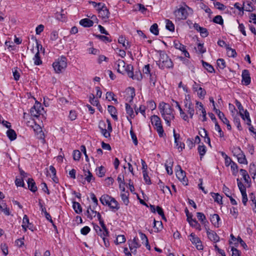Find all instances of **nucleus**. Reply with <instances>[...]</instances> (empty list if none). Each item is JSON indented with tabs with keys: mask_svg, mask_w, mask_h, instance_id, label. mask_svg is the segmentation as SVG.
Segmentation results:
<instances>
[{
	"mask_svg": "<svg viewBox=\"0 0 256 256\" xmlns=\"http://www.w3.org/2000/svg\"><path fill=\"white\" fill-rule=\"evenodd\" d=\"M160 60L156 62L159 68L162 70L165 68H170L174 66V64L170 58L167 54L164 51L160 52Z\"/></svg>",
	"mask_w": 256,
	"mask_h": 256,
	"instance_id": "f257e3e1",
	"label": "nucleus"
},
{
	"mask_svg": "<svg viewBox=\"0 0 256 256\" xmlns=\"http://www.w3.org/2000/svg\"><path fill=\"white\" fill-rule=\"evenodd\" d=\"M159 108L163 118H166V117L174 118V110L169 104L162 102L160 104Z\"/></svg>",
	"mask_w": 256,
	"mask_h": 256,
	"instance_id": "f03ea898",
	"label": "nucleus"
},
{
	"mask_svg": "<svg viewBox=\"0 0 256 256\" xmlns=\"http://www.w3.org/2000/svg\"><path fill=\"white\" fill-rule=\"evenodd\" d=\"M67 64L66 57L62 56L53 63L52 66L56 72L59 74L65 70Z\"/></svg>",
	"mask_w": 256,
	"mask_h": 256,
	"instance_id": "7ed1b4c3",
	"label": "nucleus"
},
{
	"mask_svg": "<svg viewBox=\"0 0 256 256\" xmlns=\"http://www.w3.org/2000/svg\"><path fill=\"white\" fill-rule=\"evenodd\" d=\"M151 122L154 126V128L158 132L159 136L160 137H163L164 135V131L160 118L158 116L153 115L151 117Z\"/></svg>",
	"mask_w": 256,
	"mask_h": 256,
	"instance_id": "20e7f679",
	"label": "nucleus"
},
{
	"mask_svg": "<svg viewBox=\"0 0 256 256\" xmlns=\"http://www.w3.org/2000/svg\"><path fill=\"white\" fill-rule=\"evenodd\" d=\"M100 202L103 204L105 205V204L108 202V200H110V202H112L114 204L112 207V208H114L116 210H118L120 208V206L118 202L116 200V199L111 196L108 195V194H103L102 196L100 198Z\"/></svg>",
	"mask_w": 256,
	"mask_h": 256,
	"instance_id": "39448f33",
	"label": "nucleus"
},
{
	"mask_svg": "<svg viewBox=\"0 0 256 256\" xmlns=\"http://www.w3.org/2000/svg\"><path fill=\"white\" fill-rule=\"evenodd\" d=\"M174 14L179 20H186L188 17V13L186 8L182 6L174 12Z\"/></svg>",
	"mask_w": 256,
	"mask_h": 256,
	"instance_id": "423d86ee",
	"label": "nucleus"
},
{
	"mask_svg": "<svg viewBox=\"0 0 256 256\" xmlns=\"http://www.w3.org/2000/svg\"><path fill=\"white\" fill-rule=\"evenodd\" d=\"M176 176L178 179L182 182L184 185H187L188 180L186 176V172L182 169L180 166H176Z\"/></svg>",
	"mask_w": 256,
	"mask_h": 256,
	"instance_id": "0eeeda50",
	"label": "nucleus"
},
{
	"mask_svg": "<svg viewBox=\"0 0 256 256\" xmlns=\"http://www.w3.org/2000/svg\"><path fill=\"white\" fill-rule=\"evenodd\" d=\"M190 237V240L193 244L196 245V248L198 250H202L203 249V246L200 240L194 233H191Z\"/></svg>",
	"mask_w": 256,
	"mask_h": 256,
	"instance_id": "6e6552de",
	"label": "nucleus"
},
{
	"mask_svg": "<svg viewBox=\"0 0 256 256\" xmlns=\"http://www.w3.org/2000/svg\"><path fill=\"white\" fill-rule=\"evenodd\" d=\"M42 110H43V108H41L40 104L38 102L36 103L35 104L30 108V112L32 116L38 117V115L42 114Z\"/></svg>",
	"mask_w": 256,
	"mask_h": 256,
	"instance_id": "1a4fd4ad",
	"label": "nucleus"
},
{
	"mask_svg": "<svg viewBox=\"0 0 256 256\" xmlns=\"http://www.w3.org/2000/svg\"><path fill=\"white\" fill-rule=\"evenodd\" d=\"M174 46L176 49L179 50L180 51H182L184 53L186 57L188 58H190V54L186 50V46L180 43L179 41H174Z\"/></svg>",
	"mask_w": 256,
	"mask_h": 256,
	"instance_id": "9d476101",
	"label": "nucleus"
},
{
	"mask_svg": "<svg viewBox=\"0 0 256 256\" xmlns=\"http://www.w3.org/2000/svg\"><path fill=\"white\" fill-rule=\"evenodd\" d=\"M100 16L103 20L108 19L110 16V12L105 4H103L100 8L98 9Z\"/></svg>",
	"mask_w": 256,
	"mask_h": 256,
	"instance_id": "9b49d317",
	"label": "nucleus"
},
{
	"mask_svg": "<svg viewBox=\"0 0 256 256\" xmlns=\"http://www.w3.org/2000/svg\"><path fill=\"white\" fill-rule=\"evenodd\" d=\"M114 66L117 72L120 74H124V70H125L126 63L122 60H118L114 63Z\"/></svg>",
	"mask_w": 256,
	"mask_h": 256,
	"instance_id": "f8f14e48",
	"label": "nucleus"
},
{
	"mask_svg": "<svg viewBox=\"0 0 256 256\" xmlns=\"http://www.w3.org/2000/svg\"><path fill=\"white\" fill-rule=\"evenodd\" d=\"M242 82L246 86L250 84L251 80L249 71L247 70H244L242 72Z\"/></svg>",
	"mask_w": 256,
	"mask_h": 256,
	"instance_id": "ddd939ff",
	"label": "nucleus"
},
{
	"mask_svg": "<svg viewBox=\"0 0 256 256\" xmlns=\"http://www.w3.org/2000/svg\"><path fill=\"white\" fill-rule=\"evenodd\" d=\"M186 102H184V106L188 109L187 112L190 114V118H192L194 114V106L191 102H190L189 103L188 102V100L186 99Z\"/></svg>",
	"mask_w": 256,
	"mask_h": 256,
	"instance_id": "4468645a",
	"label": "nucleus"
},
{
	"mask_svg": "<svg viewBox=\"0 0 256 256\" xmlns=\"http://www.w3.org/2000/svg\"><path fill=\"white\" fill-rule=\"evenodd\" d=\"M206 233L208 238L214 242H218L220 238L218 235L213 230H206Z\"/></svg>",
	"mask_w": 256,
	"mask_h": 256,
	"instance_id": "2eb2a0df",
	"label": "nucleus"
},
{
	"mask_svg": "<svg viewBox=\"0 0 256 256\" xmlns=\"http://www.w3.org/2000/svg\"><path fill=\"white\" fill-rule=\"evenodd\" d=\"M173 102H174L176 104V106L178 108L179 110L180 116L182 118V119L186 121L188 120V116L185 114V112L182 110L180 106L178 104V102L174 100H172Z\"/></svg>",
	"mask_w": 256,
	"mask_h": 256,
	"instance_id": "dca6fc26",
	"label": "nucleus"
},
{
	"mask_svg": "<svg viewBox=\"0 0 256 256\" xmlns=\"http://www.w3.org/2000/svg\"><path fill=\"white\" fill-rule=\"evenodd\" d=\"M126 114H128V116L130 118L129 119L128 117V121H130V123H132L131 118H134V116H135V115L134 114V110H132V108L131 107V106L130 104L126 103Z\"/></svg>",
	"mask_w": 256,
	"mask_h": 256,
	"instance_id": "f3484780",
	"label": "nucleus"
},
{
	"mask_svg": "<svg viewBox=\"0 0 256 256\" xmlns=\"http://www.w3.org/2000/svg\"><path fill=\"white\" fill-rule=\"evenodd\" d=\"M80 24L84 27H90L94 24V22L92 20L88 18H84L80 20Z\"/></svg>",
	"mask_w": 256,
	"mask_h": 256,
	"instance_id": "a211bd4d",
	"label": "nucleus"
},
{
	"mask_svg": "<svg viewBox=\"0 0 256 256\" xmlns=\"http://www.w3.org/2000/svg\"><path fill=\"white\" fill-rule=\"evenodd\" d=\"M28 184L29 190L32 192H36L37 190V187L34 180L32 178H29L28 180Z\"/></svg>",
	"mask_w": 256,
	"mask_h": 256,
	"instance_id": "6ab92c4d",
	"label": "nucleus"
},
{
	"mask_svg": "<svg viewBox=\"0 0 256 256\" xmlns=\"http://www.w3.org/2000/svg\"><path fill=\"white\" fill-rule=\"evenodd\" d=\"M108 110L110 113L112 117L115 120H118V116L116 115V108L112 106H108Z\"/></svg>",
	"mask_w": 256,
	"mask_h": 256,
	"instance_id": "aec40b11",
	"label": "nucleus"
},
{
	"mask_svg": "<svg viewBox=\"0 0 256 256\" xmlns=\"http://www.w3.org/2000/svg\"><path fill=\"white\" fill-rule=\"evenodd\" d=\"M240 114L242 118L244 120L246 121V124L248 126H250L251 123V120L250 118L249 112L247 111V110H246L244 112V114H243L242 112H240Z\"/></svg>",
	"mask_w": 256,
	"mask_h": 256,
	"instance_id": "412c9836",
	"label": "nucleus"
},
{
	"mask_svg": "<svg viewBox=\"0 0 256 256\" xmlns=\"http://www.w3.org/2000/svg\"><path fill=\"white\" fill-rule=\"evenodd\" d=\"M6 134L10 140H14L16 138V132L14 130L10 129V128L6 132Z\"/></svg>",
	"mask_w": 256,
	"mask_h": 256,
	"instance_id": "4be33fe9",
	"label": "nucleus"
},
{
	"mask_svg": "<svg viewBox=\"0 0 256 256\" xmlns=\"http://www.w3.org/2000/svg\"><path fill=\"white\" fill-rule=\"evenodd\" d=\"M129 246L140 248V244L138 242V239L136 237H134L132 240H129L128 242Z\"/></svg>",
	"mask_w": 256,
	"mask_h": 256,
	"instance_id": "5701e85b",
	"label": "nucleus"
},
{
	"mask_svg": "<svg viewBox=\"0 0 256 256\" xmlns=\"http://www.w3.org/2000/svg\"><path fill=\"white\" fill-rule=\"evenodd\" d=\"M126 72L128 76L130 78L133 76V66L131 64H128L125 66V70H124V74Z\"/></svg>",
	"mask_w": 256,
	"mask_h": 256,
	"instance_id": "b1692460",
	"label": "nucleus"
},
{
	"mask_svg": "<svg viewBox=\"0 0 256 256\" xmlns=\"http://www.w3.org/2000/svg\"><path fill=\"white\" fill-rule=\"evenodd\" d=\"M0 210L6 216H9L10 214V209L8 208L6 203H0Z\"/></svg>",
	"mask_w": 256,
	"mask_h": 256,
	"instance_id": "393cba45",
	"label": "nucleus"
},
{
	"mask_svg": "<svg viewBox=\"0 0 256 256\" xmlns=\"http://www.w3.org/2000/svg\"><path fill=\"white\" fill-rule=\"evenodd\" d=\"M238 159V161L239 163L242 164H247L248 162L246 158L244 152L240 154V155L236 156Z\"/></svg>",
	"mask_w": 256,
	"mask_h": 256,
	"instance_id": "a878e982",
	"label": "nucleus"
},
{
	"mask_svg": "<svg viewBox=\"0 0 256 256\" xmlns=\"http://www.w3.org/2000/svg\"><path fill=\"white\" fill-rule=\"evenodd\" d=\"M34 64L35 65L38 66V65H40V64H42V61L40 60V52H39V50L38 48L37 50V52L35 54V56L34 58Z\"/></svg>",
	"mask_w": 256,
	"mask_h": 256,
	"instance_id": "bb28decb",
	"label": "nucleus"
},
{
	"mask_svg": "<svg viewBox=\"0 0 256 256\" xmlns=\"http://www.w3.org/2000/svg\"><path fill=\"white\" fill-rule=\"evenodd\" d=\"M72 207L76 214H80L82 212V208L79 202H73Z\"/></svg>",
	"mask_w": 256,
	"mask_h": 256,
	"instance_id": "cd10ccee",
	"label": "nucleus"
},
{
	"mask_svg": "<svg viewBox=\"0 0 256 256\" xmlns=\"http://www.w3.org/2000/svg\"><path fill=\"white\" fill-rule=\"evenodd\" d=\"M227 54L229 57L234 58L236 56V52L234 49L230 48L229 46H226Z\"/></svg>",
	"mask_w": 256,
	"mask_h": 256,
	"instance_id": "c85d7f7f",
	"label": "nucleus"
},
{
	"mask_svg": "<svg viewBox=\"0 0 256 256\" xmlns=\"http://www.w3.org/2000/svg\"><path fill=\"white\" fill-rule=\"evenodd\" d=\"M154 228L156 230V232H158L162 228V224L161 221H156L154 219Z\"/></svg>",
	"mask_w": 256,
	"mask_h": 256,
	"instance_id": "c756f323",
	"label": "nucleus"
},
{
	"mask_svg": "<svg viewBox=\"0 0 256 256\" xmlns=\"http://www.w3.org/2000/svg\"><path fill=\"white\" fill-rule=\"evenodd\" d=\"M198 152L200 155V158L202 160V156L205 154L206 149V147L204 145H200L198 148Z\"/></svg>",
	"mask_w": 256,
	"mask_h": 256,
	"instance_id": "7c9ffc66",
	"label": "nucleus"
},
{
	"mask_svg": "<svg viewBox=\"0 0 256 256\" xmlns=\"http://www.w3.org/2000/svg\"><path fill=\"white\" fill-rule=\"evenodd\" d=\"M196 104H200V110L202 111V117L203 118L202 121L203 122L206 121V111L204 108L203 104H202V102H196Z\"/></svg>",
	"mask_w": 256,
	"mask_h": 256,
	"instance_id": "2f4dec72",
	"label": "nucleus"
},
{
	"mask_svg": "<svg viewBox=\"0 0 256 256\" xmlns=\"http://www.w3.org/2000/svg\"><path fill=\"white\" fill-rule=\"evenodd\" d=\"M212 196L214 200V202H218V204H222V196L218 193L212 192Z\"/></svg>",
	"mask_w": 256,
	"mask_h": 256,
	"instance_id": "473e14b6",
	"label": "nucleus"
},
{
	"mask_svg": "<svg viewBox=\"0 0 256 256\" xmlns=\"http://www.w3.org/2000/svg\"><path fill=\"white\" fill-rule=\"evenodd\" d=\"M139 234L140 235V237L142 240L145 242V244L146 248L150 250V246L148 244V239L146 235L142 232H139Z\"/></svg>",
	"mask_w": 256,
	"mask_h": 256,
	"instance_id": "72a5a7b5",
	"label": "nucleus"
},
{
	"mask_svg": "<svg viewBox=\"0 0 256 256\" xmlns=\"http://www.w3.org/2000/svg\"><path fill=\"white\" fill-rule=\"evenodd\" d=\"M202 64L203 66L209 72H214V70L213 66L209 64L208 63L202 60Z\"/></svg>",
	"mask_w": 256,
	"mask_h": 256,
	"instance_id": "f704fd0d",
	"label": "nucleus"
},
{
	"mask_svg": "<svg viewBox=\"0 0 256 256\" xmlns=\"http://www.w3.org/2000/svg\"><path fill=\"white\" fill-rule=\"evenodd\" d=\"M211 222L216 226L218 224V222L220 220V218L218 214H214L211 216L210 218Z\"/></svg>",
	"mask_w": 256,
	"mask_h": 256,
	"instance_id": "c9c22d12",
	"label": "nucleus"
},
{
	"mask_svg": "<svg viewBox=\"0 0 256 256\" xmlns=\"http://www.w3.org/2000/svg\"><path fill=\"white\" fill-rule=\"evenodd\" d=\"M128 192H126L125 193L122 194H120V196L122 198V200L123 202L127 206L128 204L129 203V200H128Z\"/></svg>",
	"mask_w": 256,
	"mask_h": 256,
	"instance_id": "e433bc0d",
	"label": "nucleus"
},
{
	"mask_svg": "<svg viewBox=\"0 0 256 256\" xmlns=\"http://www.w3.org/2000/svg\"><path fill=\"white\" fill-rule=\"evenodd\" d=\"M166 28L170 32H174V25L169 20H166Z\"/></svg>",
	"mask_w": 256,
	"mask_h": 256,
	"instance_id": "4c0bfd02",
	"label": "nucleus"
},
{
	"mask_svg": "<svg viewBox=\"0 0 256 256\" xmlns=\"http://www.w3.org/2000/svg\"><path fill=\"white\" fill-rule=\"evenodd\" d=\"M95 36L100 40L104 42H111L112 40L108 36L100 35V34H95Z\"/></svg>",
	"mask_w": 256,
	"mask_h": 256,
	"instance_id": "58836bf2",
	"label": "nucleus"
},
{
	"mask_svg": "<svg viewBox=\"0 0 256 256\" xmlns=\"http://www.w3.org/2000/svg\"><path fill=\"white\" fill-rule=\"evenodd\" d=\"M240 171L243 177L244 182L246 183H248V179L250 178V176L246 170L244 169H240Z\"/></svg>",
	"mask_w": 256,
	"mask_h": 256,
	"instance_id": "ea45409f",
	"label": "nucleus"
},
{
	"mask_svg": "<svg viewBox=\"0 0 256 256\" xmlns=\"http://www.w3.org/2000/svg\"><path fill=\"white\" fill-rule=\"evenodd\" d=\"M150 31L154 35L158 36L159 33L158 24H153L150 26Z\"/></svg>",
	"mask_w": 256,
	"mask_h": 256,
	"instance_id": "a19ab883",
	"label": "nucleus"
},
{
	"mask_svg": "<svg viewBox=\"0 0 256 256\" xmlns=\"http://www.w3.org/2000/svg\"><path fill=\"white\" fill-rule=\"evenodd\" d=\"M196 216L198 220L200 221L202 224H204L206 222V218L203 213L198 212L196 213Z\"/></svg>",
	"mask_w": 256,
	"mask_h": 256,
	"instance_id": "79ce46f5",
	"label": "nucleus"
},
{
	"mask_svg": "<svg viewBox=\"0 0 256 256\" xmlns=\"http://www.w3.org/2000/svg\"><path fill=\"white\" fill-rule=\"evenodd\" d=\"M217 65L222 70L224 69L226 66L225 61L222 58H219L217 60Z\"/></svg>",
	"mask_w": 256,
	"mask_h": 256,
	"instance_id": "37998d69",
	"label": "nucleus"
},
{
	"mask_svg": "<svg viewBox=\"0 0 256 256\" xmlns=\"http://www.w3.org/2000/svg\"><path fill=\"white\" fill-rule=\"evenodd\" d=\"M213 22L214 23L222 25L224 23V20L222 16L220 15L216 16L213 19Z\"/></svg>",
	"mask_w": 256,
	"mask_h": 256,
	"instance_id": "c03bdc74",
	"label": "nucleus"
},
{
	"mask_svg": "<svg viewBox=\"0 0 256 256\" xmlns=\"http://www.w3.org/2000/svg\"><path fill=\"white\" fill-rule=\"evenodd\" d=\"M234 122L238 129L240 130H242V128L240 124V122L239 117L236 116L234 118Z\"/></svg>",
	"mask_w": 256,
	"mask_h": 256,
	"instance_id": "a18cd8bd",
	"label": "nucleus"
},
{
	"mask_svg": "<svg viewBox=\"0 0 256 256\" xmlns=\"http://www.w3.org/2000/svg\"><path fill=\"white\" fill-rule=\"evenodd\" d=\"M130 134L132 138V139L133 141V142L135 146H137L138 144V140L137 139V137L136 134L134 132L132 128H131V130H130Z\"/></svg>",
	"mask_w": 256,
	"mask_h": 256,
	"instance_id": "49530a36",
	"label": "nucleus"
},
{
	"mask_svg": "<svg viewBox=\"0 0 256 256\" xmlns=\"http://www.w3.org/2000/svg\"><path fill=\"white\" fill-rule=\"evenodd\" d=\"M126 240V238L124 235H118L115 241L116 244H122Z\"/></svg>",
	"mask_w": 256,
	"mask_h": 256,
	"instance_id": "de8ad7c7",
	"label": "nucleus"
},
{
	"mask_svg": "<svg viewBox=\"0 0 256 256\" xmlns=\"http://www.w3.org/2000/svg\"><path fill=\"white\" fill-rule=\"evenodd\" d=\"M231 170L232 171V174L236 176L238 172V166L234 162L230 165Z\"/></svg>",
	"mask_w": 256,
	"mask_h": 256,
	"instance_id": "09e8293b",
	"label": "nucleus"
},
{
	"mask_svg": "<svg viewBox=\"0 0 256 256\" xmlns=\"http://www.w3.org/2000/svg\"><path fill=\"white\" fill-rule=\"evenodd\" d=\"M85 172L88 174L86 173L85 174V178L88 182H90L92 180H94V178L92 174L89 170H88L87 172L86 171Z\"/></svg>",
	"mask_w": 256,
	"mask_h": 256,
	"instance_id": "8fccbe9b",
	"label": "nucleus"
},
{
	"mask_svg": "<svg viewBox=\"0 0 256 256\" xmlns=\"http://www.w3.org/2000/svg\"><path fill=\"white\" fill-rule=\"evenodd\" d=\"M237 182L238 187L241 194H242V192H246V188L245 186L244 185V184L241 182L240 181L238 178L237 179Z\"/></svg>",
	"mask_w": 256,
	"mask_h": 256,
	"instance_id": "3c124183",
	"label": "nucleus"
},
{
	"mask_svg": "<svg viewBox=\"0 0 256 256\" xmlns=\"http://www.w3.org/2000/svg\"><path fill=\"white\" fill-rule=\"evenodd\" d=\"M174 136V143L176 145V146L178 147V146L180 144V142L179 141L180 136L179 134H177L176 132V130L174 129L173 130Z\"/></svg>",
	"mask_w": 256,
	"mask_h": 256,
	"instance_id": "603ef678",
	"label": "nucleus"
},
{
	"mask_svg": "<svg viewBox=\"0 0 256 256\" xmlns=\"http://www.w3.org/2000/svg\"><path fill=\"white\" fill-rule=\"evenodd\" d=\"M244 10L248 12H252L254 10V8L252 6L251 2H248L246 4H244Z\"/></svg>",
	"mask_w": 256,
	"mask_h": 256,
	"instance_id": "864d4df0",
	"label": "nucleus"
},
{
	"mask_svg": "<svg viewBox=\"0 0 256 256\" xmlns=\"http://www.w3.org/2000/svg\"><path fill=\"white\" fill-rule=\"evenodd\" d=\"M133 80H140L142 79V74L141 72L139 70L138 72L136 71L135 74H133L132 77H130Z\"/></svg>",
	"mask_w": 256,
	"mask_h": 256,
	"instance_id": "5fc2aeb1",
	"label": "nucleus"
},
{
	"mask_svg": "<svg viewBox=\"0 0 256 256\" xmlns=\"http://www.w3.org/2000/svg\"><path fill=\"white\" fill-rule=\"evenodd\" d=\"M81 153L78 150H74L73 152V158L75 160H79L80 158Z\"/></svg>",
	"mask_w": 256,
	"mask_h": 256,
	"instance_id": "6e6d98bb",
	"label": "nucleus"
},
{
	"mask_svg": "<svg viewBox=\"0 0 256 256\" xmlns=\"http://www.w3.org/2000/svg\"><path fill=\"white\" fill-rule=\"evenodd\" d=\"M156 212H158V214L160 216H162V218L164 220H166V218L164 216V210H163L162 208L159 206H156Z\"/></svg>",
	"mask_w": 256,
	"mask_h": 256,
	"instance_id": "4d7b16f0",
	"label": "nucleus"
},
{
	"mask_svg": "<svg viewBox=\"0 0 256 256\" xmlns=\"http://www.w3.org/2000/svg\"><path fill=\"white\" fill-rule=\"evenodd\" d=\"M144 179L147 184H151L150 178L148 176L147 172H142Z\"/></svg>",
	"mask_w": 256,
	"mask_h": 256,
	"instance_id": "13d9d810",
	"label": "nucleus"
},
{
	"mask_svg": "<svg viewBox=\"0 0 256 256\" xmlns=\"http://www.w3.org/2000/svg\"><path fill=\"white\" fill-rule=\"evenodd\" d=\"M145 110L146 108L145 106H140V108H135V112L136 114H138V112H140L144 117L145 116Z\"/></svg>",
	"mask_w": 256,
	"mask_h": 256,
	"instance_id": "bf43d9fd",
	"label": "nucleus"
},
{
	"mask_svg": "<svg viewBox=\"0 0 256 256\" xmlns=\"http://www.w3.org/2000/svg\"><path fill=\"white\" fill-rule=\"evenodd\" d=\"M242 152H243L242 150L240 147H234L232 150V152L233 153L234 156H235L240 155V154Z\"/></svg>",
	"mask_w": 256,
	"mask_h": 256,
	"instance_id": "052dcab7",
	"label": "nucleus"
},
{
	"mask_svg": "<svg viewBox=\"0 0 256 256\" xmlns=\"http://www.w3.org/2000/svg\"><path fill=\"white\" fill-rule=\"evenodd\" d=\"M118 181L119 184L120 188H122V184H125L124 182V176L122 174H119L118 177Z\"/></svg>",
	"mask_w": 256,
	"mask_h": 256,
	"instance_id": "680f3d73",
	"label": "nucleus"
},
{
	"mask_svg": "<svg viewBox=\"0 0 256 256\" xmlns=\"http://www.w3.org/2000/svg\"><path fill=\"white\" fill-rule=\"evenodd\" d=\"M198 32L200 36L203 38H206L208 35V32L206 28L202 27Z\"/></svg>",
	"mask_w": 256,
	"mask_h": 256,
	"instance_id": "e2e57ef3",
	"label": "nucleus"
},
{
	"mask_svg": "<svg viewBox=\"0 0 256 256\" xmlns=\"http://www.w3.org/2000/svg\"><path fill=\"white\" fill-rule=\"evenodd\" d=\"M105 170L103 166H100L98 168V172H97V175L99 177H102L104 176Z\"/></svg>",
	"mask_w": 256,
	"mask_h": 256,
	"instance_id": "0e129e2a",
	"label": "nucleus"
},
{
	"mask_svg": "<svg viewBox=\"0 0 256 256\" xmlns=\"http://www.w3.org/2000/svg\"><path fill=\"white\" fill-rule=\"evenodd\" d=\"M214 6L220 10H224L226 8L224 4L218 2H214Z\"/></svg>",
	"mask_w": 256,
	"mask_h": 256,
	"instance_id": "69168bd1",
	"label": "nucleus"
},
{
	"mask_svg": "<svg viewBox=\"0 0 256 256\" xmlns=\"http://www.w3.org/2000/svg\"><path fill=\"white\" fill-rule=\"evenodd\" d=\"M58 37V32L56 30L52 31L50 36V39L52 40H56Z\"/></svg>",
	"mask_w": 256,
	"mask_h": 256,
	"instance_id": "338daca9",
	"label": "nucleus"
},
{
	"mask_svg": "<svg viewBox=\"0 0 256 256\" xmlns=\"http://www.w3.org/2000/svg\"><path fill=\"white\" fill-rule=\"evenodd\" d=\"M222 191L227 197H230L231 196L230 190L225 184L223 186Z\"/></svg>",
	"mask_w": 256,
	"mask_h": 256,
	"instance_id": "774afa93",
	"label": "nucleus"
}]
</instances>
